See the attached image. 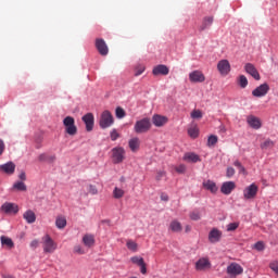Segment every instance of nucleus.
<instances>
[{
    "instance_id": "5",
    "label": "nucleus",
    "mask_w": 278,
    "mask_h": 278,
    "mask_svg": "<svg viewBox=\"0 0 278 278\" xmlns=\"http://www.w3.org/2000/svg\"><path fill=\"white\" fill-rule=\"evenodd\" d=\"M149 129H151V119L149 118H142L135 124L136 134H147Z\"/></svg>"
},
{
    "instance_id": "28",
    "label": "nucleus",
    "mask_w": 278,
    "mask_h": 278,
    "mask_svg": "<svg viewBox=\"0 0 278 278\" xmlns=\"http://www.w3.org/2000/svg\"><path fill=\"white\" fill-rule=\"evenodd\" d=\"M83 244L90 249L91 247H94V236L92 235H85L83 237Z\"/></svg>"
},
{
    "instance_id": "22",
    "label": "nucleus",
    "mask_w": 278,
    "mask_h": 278,
    "mask_svg": "<svg viewBox=\"0 0 278 278\" xmlns=\"http://www.w3.org/2000/svg\"><path fill=\"white\" fill-rule=\"evenodd\" d=\"M168 73H170V71L168 70V66H166V65H156L152 71V74L155 76L168 75Z\"/></svg>"
},
{
    "instance_id": "37",
    "label": "nucleus",
    "mask_w": 278,
    "mask_h": 278,
    "mask_svg": "<svg viewBox=\"0 0 278 278\" xmlns=\"http://www.w3.org/2000/svg\"><path fill=\"white\" fill-rule=\"evenodd\" d=\"M126 247L129 251H132L134 253L138 251V243H136L134 240H128L126 242Z\"/></svg>"
},
{
    "instance_id": "40",
    "label": "nucleus",
    "mask_w": 278,
    "mask_h": 278,
    "mask_svg": "<svg viewBox=\"0 0 278 278\" xmlns=\"http://www.w3.org/2000/svg\"><path fill=\"white\" fill-rule=\"evenodd\" d=\"M218 142V137L215 135H211L207 139V146L214 147Z\"/></svg>"
},
{
    "instance_id": "47",
    "label": "nucleus",
    "mask_w": 278,
    "mask_h": 278,
    "mask_svg": "<svg viewBox=\"0 0 278 278\" xmlns=\"http://www.w3.org/2000/svg\"><path fill=\"white\" fill-rule=\"evenodd\" d=\"M236 175V169L233 167H228L226 170V177H228V179H231V177H233Z\"/></svg>"
},
{
    "instance_id": "53",
    "label": "nucleus",
    "mask_w": 278,
    "mask_h": 278,
    "mask_svg": "<svg viewBox=\"0 0 278 278\" xmlns=\"http://www.w3.org/2000/svg\"><path fill=\"white\" fill-rule=\"evenodd\" d=\"M38 247H40V241H38V239L30 242V249H38Z\"/></svg>"
},
{
    "instance_id": "12",
    "label": "nucleus",
    "mask_w": 278,
    "mask_h": 278,
    "mask_svg": "<svg viewBox=\"0 0 278 278\" xmlns=\"http://www.w3.org/2000/svg\"><path fill=\"white\" fill-rule=\"evenodd\" d=\"M96 49L98 50V53H100V55H108V53H110V48H108V43H105V40L101 38L96 39Z\"/></svg>"
},
{
    "instance_id": "18",
    "label": "nucleus",
    "mask_w": 278,
    "mask_h": 278,
    "mask_svg": "<svg viewBox=\"0 0 278 278\" xmlns=\"http://www.w3.org/2000/svg\"><path fill=\"white\" fill-rule=\"evenodd\" d=\"M236 190V182L233 181H226L222 185L220 192L223 194H231Z\"/></svg>"
},
{
    "instance_id": "50",
    "label": "nucleus",
    "mask_w": 278,
    "mask_h": 278,
    "mask_svg": "<svg viewBox=\"0 0 278 278\" xmlns=\"http://www.w3.org/2000/svg\"><path fill=\"white\" fill-rule=\"evenodd\" d=\"M269 268H271L274 270V273H276V275H278V261L270 263Z\"/></svg>"
},
{
    "instance_id": "6",
    "label": "nucleus",
    "mask_w": 278,
    "mask_h": 278,
    "mask_svg": "<svg viewBox=\"0 0 278 278\" xmlns=\"http://www.w3.org/2000/svg\"><path fill=\"white\" fill-rule=\"evenodd\" d=\"M212 268V262L210 257H201L195 262V270L205 271Z\"/></svg>"
},
{
    "instance_id": "4",
    "label": "nucleus",
    "mask_w": 278,
    "mask_h": 278,
    "mask_svg": "<svg viewBox=\"0 0 278 278\" xmlns=\"http://www.w3.org/2000/svg\"><path fill=\"white\" fill-rule=\"evenodd\" d=\"M42 247L43 252L46 253H55L58 249V243L51 239V236L46 235L42 237Z\"/></svg>"
},
{
    "instance_id": "10",
    "label": "nucleus",
    "mask_w": 278,
    "mask_h": 278,
    "mask_svg": "<svg viewBox=\"0 0 278 278\" xmlns=\"http://www.w3.org/2000/svg\"><path fill=\"white\" fill-rule=\"evenodd\" d=\"M0 211L3 214H18V206L12 202H5L1 205Z\"/></svg>"
},
{
    "instance_id": "45",
    "label": "nucleus",
    "mask_w": 278,
    "mask_h": 278,
    "mask_svg": "<svg viewBox=\"0 0 278 278\" xmlns=\"http://www.w3.org/2000/svg\"><path fill=\"white\" fill-rule=\"evenodd\" d=\"M111 136V140L113 142H115V140H118V138H121V134H118V131L116 129H113L110 134Z\"/></svg>"
},
{
    "instance_id": "7",
    "label": "nucleus",
    "mask_w": 278,
    "mask_h": 278,
    "mask_svg": "<svg viewBox=\"0 0 278 278\" xmlns=\"http://www.w3.org/2000/svg\"><path fill=\"white\" fill-rule=\"evenodd\" d=\"M226 273L227 275L238 277V275H242V273H244V268L238 263H230L227 266Z\"/></svg>"
},
{
    "instance_id": "14",
    "label": "nucleus",
    "mask_w": 278,
    "mask_h": 278,
    "mask_svg": "<svg viewBox=\"0 0 278 278\" xmlns=\"http://www.w3.org/2000/svg\"><path fill=\"white\" fill-rule=\"evenodd\" d=\"M217 71L220 73V75H229L231 72V64H229L228 60H222L217 64Z\"/></svg>"
},
{
    "instance_id": "58",
    "label": "nucleus",
    "mask_w": 278,
    "mask_h": 278,
    "mask_svg": "<svg viewBox=\"0 0 278 278\" xmlns=\"http://www.w3.org/2000/svg\"><path fill=\"white\" fill-rule=\"evenodd\" d=\"M48 162H55V155H48Z\"/></svg>"
},
{
    "instance_id": "49",
    "label": "nucleus",
    "mask_w": 278,
    "mask_h": 278,
    "mask_svg": "<svg viewBox=\"0 0 278 278\" xmlns=\"http://www.w3.org/2000/svg\"><path fill=\"white\" fill-rule=\"evenodd\" d=\"M254 249H255L256 251H264V249H265L264 242L257 241V242L254 244Z\"/></svg>"
},
{
    "instance_id": "35",
    "label": "nucleus",
    "mask_w": 278,
    "mask_h": 278,
    "mask_svg": "<svg viewBox=\"0 0 278 278\" xmlns=\"http://www.w3.org/2000/svg\"><path fill=\"white\" fill-rule=\"evenodd\" d=\"M238 84L240 88H247V86H249V79H247V76L240 75L238 78Z\"/></svg>"
},
{
    "instance_id": "1",
    "label": "nucleus",
    "mask_w": 278,
    "mask_h": 278,
    "mask_svg": "<svg viewBox=\"0 0 278 278\" xmlns=\"http://www.w3.org/2000/svg\"><path fill=\"white\" fill-rule=\"evenodd\" d=\"M99 125L101 129H108L109 127L114 125V116L112 115V112L105 110L101 113Z\"/></svg>"
},
{
    "instance_id": "52",
    "label": "nucleus",
    "mask_w": 278,
    "mask_h": 278,
    "mask_svg": "<svg viewBox=\"0 0 278 278\" xmlns=\"http://www.w3.org/2000/svg\"><path fill=\"white\" fill-rule=\"evenodd\" d=\"M163 177H166V172H164V170L157 172L156 181H162Z\"/></svg>"
},
{
    "instance_id": "46",
    "label": "nucleus",
    "mask_w": 278,
    "mask_h": 278,
    "mask_svg": "<svg viewBox=\"0 0 278 278\" xmlns=\"http://www.w3.org/2000/svg\"><path fill=\"white\" fill-rule=\"evenodd\" d=\"M74 253H77V255H86V250H84L81 245H76L74 248Z\"/></svg>"
},
{
    "instance_id": "60",
    "label": "nucleus",
    "mask_w": 278,
    "mask_h": 278,
    "mask_svg": "<svg viewBox=\"0 0 278 278\" xmlns=\"http://www.w3.org/2000/svg\"><path fill=\"white\" fill-rule=\"evenodd\" d=\"M186 231H190V226H187V227H186Z\"/></svg>"
},
{
    "instance_id": "56",
    "label": "nucleus",
    "mask_w": 278,
    "mask_h": 278,
    "mask_svg": "<svg viewBox=\"0 0 278 278\" xmlns=\"http://www.w3.org/2000/svg\"><path fill=\"white\" fill-rule=\"evenodd\" d=\"M18 179H21V181H27V175L25 174V172H21V174L18 175Z\"/></svg>"
},
{
    "instance_id": "16",
    "label": "nucleus",
    "mask_w": 278,
    "mask_h": 278,
    "mask_svg": "<svg viewBox=\"0 0 278 278\" xmlns=\"http://www.w3.org/2000/svg\"><path fill=\"white\" fill-rule=\"evenodd\" d=\"M83 122L86 125L87 131H92V129H94V115H92V113H87L84 115Z\"/></svg>"
},
{
    "instance_id": "3",
    "label": "nucleus",
    "mask_w": 278,
    "mask_h": 278,
    "mask_svg": "<svg viewBox=\"0 0 278 278\" xmlns=\"http://www.w3.org/2000/svg\"><path fill=\"white\" fill-rule=\"evenodd\" d=\"M257 192H260V187L255 184H251L243 189V199L245 201H253V199L257 197Z\"/></svg>"
},
{
    "instance_id": "61",
    "label": "nucleus",
    "mask_w": 278,
    "mask_h": 278,
    "mask_svg": "<svg viewBox=\"0 0 278 278\" xmlns=\"http://www.w3.org/2000/svg\"><path fill=\"white\" fill-rule=\"evenodd\" d=\"M121 181H125V177H122V178H121Z\"/></svg>"
},
{
    "instance_id": "2",
    "label": "nucleus",
    "mask_w": 278,
    "mask_h": 278,
    "mask_svg": "<svg viewBox=\"0 0 278 278\" xmlns=\"http://www.w3.org/2000/svg\"><path fill=\"white\" fill-rule=\"evenodd\" d=\"M63 125L65 127V134L68 136H77V126L75 125V118L73 116H66L63 119Z\"/></svg>"
},
{
    "instance_id": "25",
    "label": "nucleus",
    "mask_w": 278,
    "mask_h": 278,
    "mask_svg": "<svg viewBox=\"0 0 278 278\" xmlns=\"http://www.w3.org/2000/svg\"><path fill=\"white\" fill-rule=\"evenodd\" d=\"M212 23H214V16L204 17L200 26V31H205V29H208V27H212Z\"/></svg>"
},
{
    "instance_id": "31",
    "label": "nucleus",
    "mask_w": 278,
    "mask_h": 278,
    "mask_svg": "<svg viewBox=\"0 0 278 278\" xmlns=\"http://www.w3.org/2000/svg\"><path fill=\"white\" fill-rule=\"evenodd\" d=\"M169 229L174 231V233H179L184 228L181 226V223H179L178 220H173L169 224Z\"/></svg>"
},
{
    "instance_id": "57",
    "label": "nucleus",
    "mask_w": 278,
    "mask_h": 278,
    "mask_svg": "<svg viewBox=\"0 0 278 278\" xmlns=\"http://www.w3.org/2000/svg\"><path fill=\"white\" fill-rule=\"evenodd\" d=\"M161 201H168V194L162 193L161 194Z\"/></svg>"
},
{
    "instance_id": "59",
    "label": "nucleus",
    "mask_w": 278,
    "mask_h": 278,
    "mask_svg": "<svg viewBox=\"0 0 278 278\" xmlns=\"http://www.w3.org/2000/svg\"><path fill=\"white\" fill-rule=\"evenodd\" d=\"M2 278H14L12 275H3Z\"/></svg>"
},
{
    "instance_id": "21",
    "label": "nucleus",
    "mask_w": 278,
    "mask_h": 278,
    "mask_svg": "<svg viewBox=\"0 0 278 278\" xmlns=\"http://www.w3.org/2000/svg\"><path fill=\"white\" fill-rule=\"evenodd\" d=\"M247 121H248V125H250L252 129H260L262 127V122L256 116L250 115L248 116Z\"/></svg>"
},
{
    "instance_id": "43",
    "label": "nucleus",
    "mask_w": 278,
    "mask_h": 278,
    "mask_svg": "<svg viewBox=\"0 0 278 278\" xmlns=\"http://www.w3.org/2000/svg\"><path fill=\"white\" fill-rule=\"evenodd\" d=\"M176 173H178L179 175H184L187 170V167L185 164H180L178 166L175 167Z\"/></svg>"
},
{
    "instance_id": "24",
    "label": "nucleus",
    "mask_w": 278,
    "mask_h": 278,
    "mask_svg": "<svg viewBox=\"0 0 278 278\" xmlns=\"http://www.w3.org/2000/svg\"><path fill=\"white\" fill-rule=\"evenodd\" d=\"M23 218L26 220V223H28V225H31L36 223V213H34L31 210H28L23 214Z\"/></svg>"
},
{
    "instance_id": "42",
    "label": "nucleus",
    "mask_w": 278,
    "mask_h": 278,
    "mask_svg": "<svg viewBox=\"0 0 278 278\" xmlns=\"http://www.w3.org/2000/svg\"><path fill=\"white\" fill-rule=\"evenodd\" d=\"M191 118H203V112L201 110H193L191 112Z\"/></svg>"
},
{
    "instance_id": "19",
    "label": "nucleus",
    "mask_w": 278,
    "mask_h": 278,
    "mask_svg": "<svg viewBox=\"0 0 278 278\" xmlns=\"http://www.w3.org/2000/svg\"><path fill=\"white\" fill-rule=\"evenodd\" d=\"M0 170H2V173H5L7 175H14V170H16V165L12 162H8L0 165Z\"/></svg>"
},
{
    "instance_id": "27",
    "label": "nucleus",
    "mask_w": 278,
    "mask_h": 278,
    "mask_svg": "<svg viewBox=\"0 0 278 278\" xmlns=\"http://www.w3.org/2000/svg\"><path fill=\"white\" fill-rule=\"evenodd\" d=\"M13 192L16 191V192H27V185H25V182L23 181H16L12 189H11Z\"/></svg>"
},
{
    "instance_id": "23",
    "label": "nucleus",
    "mask_w": 278,
    "mask_h": 278,
    "mask_svg": "<svg viewBox=\"0 0 278 278\" xmlns=\"http://www.w3.org/2000/svg\"><path fill=\"white\" fill-rule=\"evenodd\" d=\"M184 161L185 162H192L193 164H197V162H201V157L193 153V152H187L185 155H184Z\"/></svg>"
},
{
    "instance_id": "41",
    "label": "nucleus",
    "mask_w": 278,
    "mask_h": 278,
    "mask_svg": "<svg viewBox=\"0 0 278 278\" xmlns=\"http://www.w3.org/2000/svg\"><path fill=\"white\" fill-rule=\"evenodd\" d=\"M116 118H125V110L123 108L118 106L115 110Z\"/></svg>"
},
{
    "instance_id": "55",
    "label": "nucleus",
    "mask_w": 278,
    "mask_h": 278,
    "mask_svg": "<svg viewBox=\"0 0 278 278\" xmlns=\"http://www.w3.org/2000/svg\"><path fill=\"white\" fill-rule=\"evenodd\" d=\"M5 151V142L0 139V155H3V152Z\"/></svg>"
},
{
    "instance_id": "15",
    "label": "nucleus",
    "mask_w": 278,
    "mask_h": 278,
    "mask_svg": "<svg viewBox=\"0 0 278 278\" xmlns=\"http://www.w3.org/2000/svg\"><path fill=\"white\" fill-rule=\"evenodd\" d=\"M222 238H223V232L218 230V228H213L208 232V242H211V244H216V242H220Z\"/></svg>"
},
{
    "instance_id": "36",
    "label": "nucleus",
    "mask_w": 278,
    "mask_h": 278,
    "mask_svg": "<svg viewBox=\"0 0 278 278\" xmlns=\"http://www.w3.org/2000/svg\"><path fill=\"white\" fill-rule=\"evenodd\" d=\"M233 166H236V168H238L239 175H248L247 168H244V167L242 166V163H240V161H235V162H233Z\"/></svg>"
},
{
    "instance_id": "32",
    "label": "nucleus",
    "mask_w": 278,
    "mask_h": 278,
    "mask_svg": "<svg viewBox=\"0 0 278 278\" xmlns=\"http://www.w3.org/2000/svg\"><path fill=\"white\" fill-rule=\"evenodd\" d=\"M188 135L190 138H199V126L197 124H193L189 129H188Z\"/></svg>"
},
{
    "instance_id": "13",
    "label": "nucleus",
    "mask_w": 278,
    "mask_h": 278,
    "mask_svg": "<svg viewBox=\"0 0 278 278\" xmlns=\"http://www.w3.org/2000/svg\"><path fill=\"white\" fill-rule=\"evenodd\" d=\"M189 79L192 84H203L205 81V75L201 71H193L189 74Z\"/></svg>"
},
{
    "instance_id": "39",
    "label": "nucleus",
    "mask_w": 278,
    "mask_h": 278,
    "mask_svg": "<svg viewBox=\"0 0 278 278\" xmlns=\"http://www.w3.org/2000/svg\"><path fill=\"white\" fill-rule=\"evenodd\" d=\"M273 147H275V142L270 139L265 140L262 144H261V149H273Z\"/></svg>"
},
{
    "instance_id": "51",
    "label": "nucleus",
    "mask_w": 278,
    "mask_h": 278,
    "mask_svg": "<svg viewBox=\"0 0 278 278\" xmlns=\"http://www.w3.org/2000/svg\"><path fill=\"white\" fill-rule=\"evenodd\" d=\"M191 220H201V214L193 212L190 214Z\"/></svg>"
},
{
    "instance_id": "48",
    "label": "nucleus",
    "mask_w": 278,
    "mask_h": 278,
    "mask_svg": "<svg viewBox=\"0 0 278 278\" xmlns=\"http://www.w3.org/2000/svg\"><path fill=\"white\" fill-rule=\"evenodd\" d=\"M88 192H89V194H98L99 190L97 189V186L89 185L88 186Z\"/></svg>"
},
{
    "instance_id": "11",
    "label": "nucleus",
    "mask_w": 278,
    "mask_h": 278,
    "mask_svg": "<svg viewBox=\"0 0 278 278\" xmlns=\"http://www.w3.org/2000/svg\"><path fill=\"white\" fill-rule=\"evenodd\" d=\"M244 71L245 73H248V75H251V77H253V79H255L256 81H260V79H262V76H260V72H257V68H255V65H253V63H247L244 65Z\"/></svg>"
},
{
    "instance_id": "17",
    "label": "nucleus",
    "mask_w": 278,
    "mask_h": 278,
    "mask_svg": "<svg viewBox=\"0 0 278 278\" xmlns=\"http://www.w3.org/2000/svg\"><path fill=\"white\" fill-rule=\"evenodd\" d=\"M130 262L140 267L142 275H147V264H144V258L140 256H132L130 257Z\"/></svg>"
},
{
    "instance_id": "20",
    "label": "nucleus",
    "mask_w": 278,
    "mask_h": 278,
    "mask_svg": "<svg viewBox=\"0 0 278 278\" xmlns=\"http://www.w3.org/2000/svg\"><path fill=\"white\" fill-rule=\"evenodd\" d=\"M152 123L153 125H155V127H164V125L168 123V118L162 115H154L152 118Z\"/></svg>"
},
{
    "instance_id": "26",
    "label": "nucleus",
    "mask_w": 278,
    "mask_h": 278,
    "mask_svg": "<svg viewBox=\"0 0 278 278\" xmlns=\"http://www.w3.org/2000/svg\"><path fill=\"white\" fill-rule=\"evenodd\" d=\"M203 188H205V190H210V192H212L213 194H216V192H218V187L216 186V182L212 180L204 181Z\"/></svg>"
},
{
    "instance_id": "54",
    "label": "nucleus",
    "mask_w": 278,
    "mask_h": 278,
    "mask_svg": "<svg viewBox=\"0 0 278 278\" xmlns=\"http://www.w3.org/2000/svg\"><path fill=\"white\" fill-rule=\"evenodd\" d=\"M38 160H39V162H48L49 161V155H47L46 153L40 154Z\"/></svg>"
},
{
    "instance_id": "44",
    "label": "nucleus",
    "mask_w": 278,
    "mask_h": 278,
    "mask_svg": "<svg viewBox=\"0 0 278 278\" xmlns=\"http://www.w3.org/2000/svg\"><path fill=\"white\" fill-rule=\"evenodd\" d=\"M240 227V223H230L227 225V231H236Z\"/></svg>"
},
{
    "instance_id": "34",
    "label": "nucleus",
    "mask_w": 278,
    "mask_h": 278,
    "mask_svg": "<svg viewBox=\"0 0 278 278\" xmlns=\"http://www.w3.org/2000/svg\"><path fill=\"white\" fill-rule=\"evenodd\" d=\"M113 197L114 199H123V197H125V191L118 187H115L113 190Z\"/></svg>"
},
{
    "instance_id": "38",
    "label": "nucleus",
    "mask_w": 278,
    "mask_h": 278,
    "mask_svg": "<svg viewBox=\"0 0 278 278\" xmlns=\"http://www.w3.org/2000/svg\"><path fill=\"white\" fill-rule=\"evenodd\" d=\"M144 71H146L144 65L138 64V65L135 67V77H140V75H142V73H144Z\"/></svg>"
},
{
    "instance_id": "8",
    "label": "nucleus",
    "mask_w": 278,
    "mask_h": 278,
    "mask_svg": "<svg viewBox=\"0 0 278 278\" xmlns=\"http://www.w3.org/2000/svg\"><path fill=\"white\" fill-rule=\"evenodd\" d=\"M113 164H121L125 160V149L124 148H113L112 149Z\"/></svg>"
},
{
    "instance_id": "33",
    "label": "nucleus",
    "mask_w": 278,
    "mask_h": 278,
    "mask_svg": "<svg viewBox=\"0 0 278 278\" xmlns=\"http://www.w3.org/2000/svg\"><path fill=\"white\" fill-rule=\"evenodd\" d=\"M55 226L58 227V229H64V227H66V217L64 216L56 217Z\"/></svg>"
},
{
    "instance_id": "29",
    "label": "nucleus",
    "mask_w": 278,
    "mask_h": 278,
    "mask_svg": "<svg viewBox=\"0 0 278 278\" xmlns=\"http://www.w3.org/2000/svg\"><path fill=\"white\" fill-rule=\"evenodd\" d=\"M128 147L132 152H136L140 149V139L138 138H132L128 142Z\"/></svg>"
},
{
    "instance_id": "30",
    "label": "nucleus",
    "mask_w": 278,
    "mask_h": 278,
    "mask_svg": "<svg viewBox=\"0 0 278 278\" xmlns=\"http://www.w3.org/2000/svg\"><path fill=\"white\" fill-rule=\"evenodd\" d=\"M0 241H1L2 247H7L8 249H14V241H12L11 238L1 236Z\"/></svg>"
},
{
    "instance_id": "9",
    "label": "nucleus",
    "mask_w": 278,
    "mask_h": 278,
    "mask_svg": "<svg viewBox=\"0 0 278 278\" xmlns=\"http://www.w3.org/2000/svg\"><path fill=\"white\" fill-rule=\"evenodd\" d=\"M269 90H270V86H268V84L265 83V84H262L261 86L256 87L252 91V96L257 97V98L266 97L268 94Z\"/></svg>"
}]
</instances>
